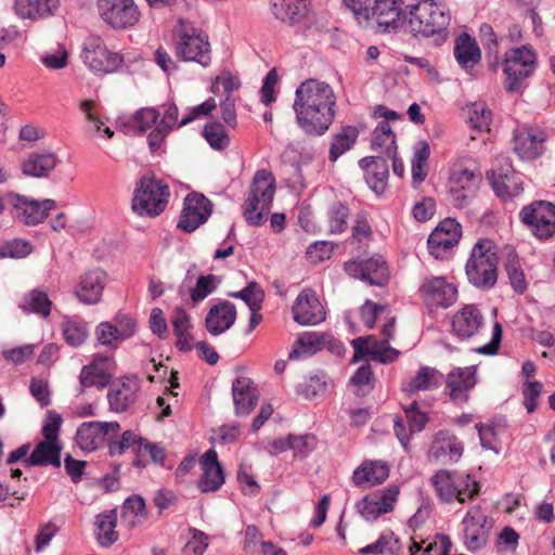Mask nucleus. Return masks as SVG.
<instances>
[{"instance_id":"obj_11","label":"nucleus","mask_w":555,"mask_h":555,"mask_svg":"<svg viewBox=\"0 0 555 555\" xmlns=\"http://www.w3.org/2000/svg\"><path fill=\"white\" fill-rule=\"evenodd\" d=\"M344 270L349 276L371 286L384 287L390 280L387 261L380 255H374L366 259L358 257L348 260L344 263Z\"/></svg>"},{"instance_id":"obj_28","label":"nucleus","mask_w":555,"mask_h":555,"mask_svg":"<svg viewBox=\"0 0 555 555\" xmlns=\"http://www.w3.org/2000/svg\"><path fill=\"white\" fill-rule=\"evenodd\" d=\"M453 53L460 67L466 72L481 60V50L476 39L467 33H462L455 38Z\"/></svg>"},{"instance_id":"obj_22","label":"nucleus","mask_w":555,"mask_h":555,"mask_svg":"<svg viewBox=\"0 0 555 555\" xmlns=\"http://www.w3.org/2000/svg\"><path fill=\"white\" fill-rule=\"evenodd\" d=\"M477 384V366L455 367L446 378V389L452 401L466 403L469 399L468 390Z\"/></svg>"},{"instance_id":"obj_64","label":"nucleus","mask_w":555,"mask_h":555,"mask_svg":"<svg viewBox=\"0 0 555 555\" xmlns=\"http://www.w3.org/2000/svg\"><path fill=\"white\" fill-rule=\"evenodd\" d=\"M436 201L431 196H424L422 201L414 204L412 215L418 222H426L433 218L436 212Z\"/></svg>"},{"instance_id":"obj_29","label":"nucleus","mask_w":555,"mask_h":555,"mask_svg":"<svg viewBox=\"0 0 555 555\" xmlns=\"http://www.w3.org/2000/svg\"><path fill=\"white\" fill-rule=\"evenodd\" d=\"M390 467L384 461H364L353 470L352 482L360 487L364 483L371 486L382 485L388 477Z\"/></svg>"},{"instance_id":"obj_51","label":"nucleus","mask_w":555,"mask_h":555,"mask_svg":"<svg viewBox=\"0 0 555 555\" xmlns=\"http://www.w3.org/2000/svg\"><path fill=\"white\" fill-rule=\"evenodd\" d=\"M397 145L396 133L387 121H379L372 133L371 150H386V146Z\"/></svg>"},{"instance_id":"obj_47","label":"nucleus","mask_w":555,"mask_h":555,"mask_svg":"<svg viewBox=\"0 0 555 555\" xmlns=\"http://www.w3.org/2000/svg\"><path fill=\"white\" fill-rule=\"evenodd\" d=\"M459 242L457 238L442 234L441 231L434 230L427 238V248L435 259L442 260Z\"/></svg>"},{"instance_id":"obj_56","label":"nucleus","mask_w":555,"mask_h":555,"mask_svg":"<svg viewBox=\"0 0 555 555\" xmlns=\"http://www.w3.org/2000/svg\"><path fill=\"white\" fill-rule=\"evenodd\" d=\"M349 207L343 202H335L330 206L328 217L331 223V233H343L347 229V218Z\"/></svg>"},{"instance_id":"obj_10","label":"nucleus","mask_w":555,"mask_h":555,"mask_svg":"<svg viewBox=\"0 0 555 555\" xmlns=\"http://www.w3.org/2000/svg\"><path fill=\"white\" fill-rule=\"evenodd\" d=\"M521 222L529 227L539 240H547L555 234V204L534 201L524 206L519 212Z\"/></svg>"},{"instance_id":"obj_59","label":"nucleus","mask_w":555,"mask_h":555,"mask_svg":"<svg viewBox=\"0 0 555 555\" xmlns=\"http://www.w3.org/2000/svg\"><path fill=\"white\" fill-rule=\"evenodd\" d=\"M543 385L539 380H527L525 382L521 393L524 398V405L529 414L535 412L538 408V399L542 392Z\"/></svg>"},{"instance_id":"obj_16","label":"nucleus","mask_w":555,"mask_h":555,"mask_svg":"<svg viewBox=\"0 0 555 555\" xmlns=\"http://www.w3.org/2000/svg\"><path fill=\"white\" fill-rule=\"evenodd\" d=\"M15 202L13 208L15 210V218L25 225H37L43 222L51 210L56 207V202L51 198L43 201L28 199V197L15 194Z\"/></svg>"},{"instance_id":"obj_1","label":"nucleus","mask_w":555,"mask_h":555,"mask_svg":"<svg viewBox=\"0 0 555 555\" xmlns=\"http://www.w3.org/2000/svg\"><path fill=\"white\" fill-rule=\"evenodd\" d=\"M371 18H377V31H397L404 26L414 38H434V46H442L449 38L451 15L436 0H372Z\"/></svg>"},{"instance_id":"obj_5","label":"nucleus","mask_w":555,"mask_h":555,"mask_svg":"<svg viewBox=\"0 0 555 555\" xmlns=\"http://www.w3.org/2000/svg\"><path fill=\"white\" fill-rule=\"evenodd\" d=\"M502 70L505 76L504 89L507 93L522 94L528 88L527 80L538 68V55L530 44L508 49L502 59Z\"/></svg>"},{"instance_id":"obj_9","label":"nucleus","mask_w":555,"mask_h":555,"mask_svg":"<svg viewBox=\"0 0 555 555\" xmlns=\"http://www.w3.org/2000/svg\"><path fill=\"white\" fill-rule=\"evenodd\" d=\"M80 57L83 64L95 74L116 73L124 65V56L120 53L111 52L98 35H90L83 40Z\"/></svg>"},{"instance_id":"obj_44","label":"nucleus","mask_w":555,"mask_h":555,"mask_svg":"<svg viewBox=\"0 0 555 555\" xmlns=\"http://www.w3.org/2000/svg\"><path fill=\"white\" fill-rule=\"evenodd\" d=\"M112 378L113 376L107 370L95 367L94 365H83L79 374V382L82 388L95 386L99 389H103L112 385Z\"/></svg>"},{"instance_id":"obj_30","label":"nucleus","mask_w":555,"mask_h":555,"mask_svg":"<svg viewBox=\"0 0 555 555\" xmlns=\"http://www.w3.org/2000/svg\"><path fill=\"white\" fill-rule=\"evenodd\" d=\"M57 162V156L52 152H33L23 160L21 169L25 176L44 178L56 167Z\"/></svg>"},{"instance_id":"obj_19","label":"nucleus","mask_w":555,"mask_h":555,"mask_svg":"<svg viewBox=\"0 0 555 555\" xmlns=\"http://www.w3.org/2000/svg\"><path fill=\"white\" fill-rule=\"evenodd\" d=\"M424 301L429 307L447 309L457 299V288L442 276L427 279L420 287Z\"/></svg>"},{"instance_id":"obj_43","label":"nucleus","mask_w":555,"mask_h":555,"mask_svg":"<svg viewBox=\"0 0 555 555\" xmlns=\"http://www.w3.org/2000/svg\"><path fill=\"white\" fill-rule=\"evenodd\" d=\"M504 269L513 291L518 295H522L527 291L528 283L515 249L508 251Z\"/></svg>"},{"instance_id":"obj_48","label":"nucleus","mask_w":555,"mask_h":555,"mask_svg":"<svg viewBox=\"0 0 555 555\" xmlns=\"http://www.w3.org/2000/svg\"><path fill=\"white\" fill-rule=\"evenodd\" d=\"M221 283V278L215 274H202L196 279L194 287L188 289L190 298L194 306L204 300L207 296L214 293Z\"/></svg>"},{"instance_id":"obj_53","label":"nucleus","mask_w":555,"mask_h":555,"mask_svg":"<svg viewBox=\"0 0 555 555\" xmlns=\"http://www.w3.org/2000/svg\"><path fill=\"white\" fill-rule=\"evenodd\" d=\"M4 258L23 259L33 251V245L24 238H12L0 243Z\"/></svg>"},{"instance_id":"obj_52","label":"nucleus","mask_w":555,"mask_h":555,"mask_svg":"<svg viewBox=\"0 0 555 555\" xmlns=\"http://www.w3.org/2000/svg\"><path fill=\"white\" fill-rule=\"evenodd\" d=\"M403 411L409 425L410 434H418L423 431L429 422L428 414L420 410L417 401H413L409 405H403Z\"/></svg>"},{"instance_id":"obj_63","label":"nucleus","mask_w":555,"mask_h":555,"mask_svg":"<svg viewBox=\"0 0 555 555\" xmlns=\"http://www.w3.org/2000/svg\"><path fill=\"white\" fill-rule=\"evenodd\" d=\"M171 325L173 334L177 338H181L183 334L193 328L191 317L182 307H176L171 317Z\"/></svg>"},{"instance_id":"obj_36","label":"nucleus","mask_w":555,"mask_h":555,"mask_svg":"<svg viewBox=\"0 0 555 555\" xmlns=\"http://www.w3.org/2000/svg\"><path fill=\"white\" fill-rule=\"evenodd\" d=\"M326 333L305 332L298 336L288 353L289 360H297L301 354L313 356L324 349Z\"/></svg>"},{"instance_id":"obj_60","label":"nucleus","mask_w":555,"mask_h":555,"mask_svg":"<svg viewBox=\"0 0 555 555\" xmlns=\"http://www.w3.org/2000/svg\"><path fill=\"white\" fill-rule=\"evenodd\" d=\"M114 327L117 328L119 341L131 338L138 328L137 320L128 313L117 312L114 317Z\"/></svg>"},{"instance_id":"obj_46","label":"nucleus","mask_w":555,"mask_h":555,"mask_svg":"<svg viewBox=\"0 0 555 555\" xmlns=\"http://www.w3.org/2000/svg\"><path fill=\"white\" fill-rule=\"evenodd\" d=\"M543 139L531 131H521L514 135V150L521 158H535L540 155L539 145Z\"/></svg>"},{"instance_id":"obj_40","label":"nucleus","mask_w":555,"mask_h":555,"mask_svg":"<svg viewBox=\"0 0 555 555\" xmlns=\"http://www.w3.org/2000/svg\"><path fill=\"white\" fill-rule=\"evenodd\" d=\"M375 375L370 363L362 364L349 378V385L354 387L353 393L358 398H365L375 388Z\"/></svg>"},{"instance_id":"obj_35","label":"nucleus","mask_w":555,"mask_h":555,"mask_svg":"<svg viewBox=\"0 0 555 555\" xmlns=\"http://www.w3.org/2000/svg\"><path fill=\"white\" fill-rule=\"evenodd\" d=\"M359 133L358 128L351 125L343 126L339 132L334 133L330 143L328 160L335 163L343 154L351 150L357 143Z\"/></svg>"},{"instance_id":"obj_55","label":"nucleus","mask_w":555,"mask_h":555,"mask_svg":"<svg viewBox=\"0 0 555 555\" xmlns=\"http://www.w3.org/2000/svg\"><path fill=\"white\" fill-rule=\"evenodd\" d=\"M95 337L99 345L105 346L111 350H116L122 343L119 341L117 328L108 321H103L96 325Z\"/></svg>"},{"instance_id":"obj_49","label":"nucleus","mask_w":555,"mask_h":555,"mask_svg":"<svg viewBox=\"0 0 555 555\" xmlns=\"http://www.w3.org/2000/svg\"><path fill=\"white\" fill-rule=\"evenodd\" d=\"M326 377L327 376L323 371L311 375L304 383H300L296 386V393L305 397L306 399L323 396L327 388Z\"/></svg>"},{"instance_id":"obj_24","label":"nucleus","mask_w":555,"mask_h":555,"mask_svg":"<svg viewBox=\"0 0 555 555\" xmlns=\"http://www.w3.org/2000/svg\"><path fill=\"white\" fill-rule=\"evenodd\" d=\"M483 321V315L476 305H465L452 318V333L460 340L468 339L479 332Z\"/></svg>"},{"instance_id":"obj_15","label":"nucleus","mask_w":555,"mask_h":555,"mask_svg":"<svg viewBox=\"0 0 555 555\" xmlns=\"http://www.w3.org/2000/svg\"><path fill=\"white\" fill-rule=\"evenodd\" d=\"M293 319L302 326L317 325L326 318V312L313 289H302L292 307Z\"/></svg>"},{"instance_id":"obj_57","label":"nucleus","mask_w":555,"mask_h":555,"mask_svg":"<svg viewBox=\"0 0 555 555\" xmlns=\"http://www.w3.org/2000/svg\"><path fill=\"white\" fill-rule=\"evenodd\" d=\"M480 181L481 176L468 168L453 170L450 176L451 185L461 186L462 189L473 192L478 190Z\"/></svg>"},{"instance_id":"obj_6","label":"nucleus","mask_w":555,"mask_h":555,"mask_svg":"<svg viewBox=\"0 0 555 555\" xmlns=\"http://www.w3.org/2000/svg\"><path fill=\"white\" fill-rule=\"evenodd\" d=\"M169 185L154 175H144L135 183L131 207L141 217L155 218L167 207Z\"/></svg>"},{"instance_id":"obj_42","label":"nucleus","mask_w":555,"mask_h":555,"mask_svg":"<svg viewBox=\"0 0 555 555\" xmlns=\"http://www.w3.org/2000/svg\"><path fill=\"white\" fill-rule=\"evenodd\" d=\"M443 374L435 367L423 365L409 384L411 391L437 389L441 386Z\"/></svg>"},{"instance_id":"obj_38","label":"nucleus","mask_w":555,"mask_h":555,"mask_svg":"<svg viewBox=\"0 0 555 555\" xmlns=\"http://www.w3.org/2000/svg\"><path fill=\"white\" fill-rule=\"evenodd\" d=\"M202 135L209 146L218 152L227 150L231 143L228 130L217 119L209 120L204 125Z\"/></svg>"},{"instance_id":"obj_61","label":"nucleus","mask_w":555,"mask_h":555,"mask_svg":"<svg viewBox=\"0 0 555 555\" xmlns=\"http://www.w3.org/2000/svg\"><path fill=\"white\" fill-rule=\"evenodd\" d=\"M130 513L134 517L146 518L149 513L146 509V503L142 495L131 494L128 496L121 506V517L125 518Z\"/></svg>"},{"instance_id":"obj_23","label":"nucleus","mask_w":555,"mask_h":555,"mask_svg":"<svg viewBox=\"0 0 555 555\" xmlns=\"http://www.w3.org/2000/svg\"><path fill=\"white\" fill-rule=\"evenodd\" d=\"M236 315V307L232 301L219 300L208 310L205 327L210 335L219 336L234 325Z\"/></svg>"},{"instance_id":"obj_31","label":"nucleus","mask_w":555,"mask_h":555,"mask_svg":"<svg viewBox=\"0 0 555 555\" xmlns=\"http://www.w3.org/2000/svg\"><path fill=\"white\" fill-rule=\"evenodd\" d=\"M59 0H15L14 11L21 18H44L53 15Z\"/></svg>"},{"instance_id":"obj_34","label":"nucleus","mask_w":555,"mask_h":555,"mask_svg":"<svg viewBox=\"0 0 555 555\" xmlns=\"http://www.w3.org/2000/svg\"><path fill=\"white\" fill-rule=\"evenodd\" d=\"M52 306L48 294L40 288H34L25 293L18 304V308L25 314L34 313L42 318H48L51 314Z\"/></svg>"},{"instance_id":"obj_21","label":"nucleus","mask_w":555,"mask_h":555,"mask_svg":"<svg viewBox=\"0 0 555 555\" xmlns=\"http://www.w3.org/2000/svg\"><path fill=\"white\" fill-rule=\"evenodd\" d=\"M203 475L197 481L202 493L219 490L225 481V473L215 449L207 450L199 459Z\"/></svg>"},{"instance_id":"obj_37","label":"nucleus","mask_w":555,"mask_h":555,"mask_svg":"<svg viewBox=\"0 0 555 555\" xmlns=\"http://www.w3.org/2000/svg\"><path fill=\"white\" fill-rule=\"evenodd\" d=\"M402 548L400 539L391 530L384 531L376 542L359 550L361 555H398Z\"/></svg>"},{"instance_id":"obj_25","label":"nucleus","mask_w":555,"mask_h":555,"mask_svg":"<svg viewBox=\"0 0 555 555\" xmlns=\"http://www.w3.org/2000/svg\"><path fill=\"white\" fill-rule=\"evenodd\" d=\"M106 273L101 269H94L80 276L77 286L74 289L75 296L85 305H95L100 302L104 287Z\"/></svg>"},{"instance_id":"obj_7","label":"nucleus","mask_w":555,"mask_h":555,"mask_svg":"<svg viewBox=\"0 0 555 555\" xmlns=\"http://www.w3.org/2000/svg\"><path fill=\"white\" fill-rule=\"evenodd\" d=\"M175 55L183 62H194L208 67L211 64V48L208 35L199 28L190 26L176 29Z\"/></svg>"},{"instance_id":"obj_17","label":"nucleus","mask_w":555,"mask_h":555,"mask_svg":"<svg viewBox=\"0 0 555 555\" xmlns=\"http://www.w3.org/2000/svg\"><path fill=\"white\" fill-rule=\"evenodd\" d=\"M119 429L120 425L116 421L85 422L77 428L76 441L83 452L90 453L102 447L109 431L117 433Z\"/></svg>"},{"instance_id":"obj_54","label":"nucleus","mask_w":555,"mask_h":555,"mask_svg":"<svg viewBox=\"0 0 555 555\" xmlns=\"http://www.w3.org/2000/svg\"><path fill=\"white\" fill-rule=\"evenodd\" d=\"M373 341L372 347L370 348V360L380 363V364H390L395 362L400 352L390 346V343L383 344V341H378L375 338L371 339Z\"/></svg>"},{"instance_id":"obj_18","label":"nucleus","mask_w":555,"mask_h":555,"mask_svg":"<svg viewBox=\"0 0 555 555\" xmlns=\"http://www.w3.org/2000/svg\"><path fill=\"white\" fill-rule=\"evenodd\" d=\"M486 178L494 194L504 202L512 201L524 191L522 181L516 175L511 164L498 170H488Z\"/></svg>"},{"instance_id":"obj_20","label":"nucleus","mask_w":555,"mask_h":555,"mask_svg":"<svg viewBox=\"0 0 555 555\" xmlns=\"http://www.w3.org/2000/svg\"><path fill=\"white\" fill-rule=\"evenodd\" d=\"M140 383L135 375L122 376L113 382L107 391V400L111 411L122 413L137 401Z\"/></svg>"},{"instance_id":"obj_32","label":"nucleus","mask_w":555,"mask_h":555,"mask_svg":"<svg viewBox=\"0 0 555 555\" xmlns=\"http://www.w3.org/2000/svg\"><path fill=\"white\" fill-rule=\"evenodd\" d=\"M437 498L441 503L450 504L456 498V473L440 468L430 477Z\"/></svg>"},{"instance_id":"obj_13","label":"nucleus","mask_w":555,"mask_h":555,"mask_svg":"<svg viewBox=\"0 0 555 555\" xmlns=\"http://www.w3.org/2000/svg\"><path fill=\"white\" fill-rule=\"evenodd\" d=\"M102 20L114 29H127L134 26L141 16L133 0H98Z\"/></svg>"},{"instance_id":"obj_4","label":"nucleus","mask_w":555,"mask_h":555,"mask_svg":"<svg viewBox=\"0 0 555 555\" xmlns=\"http://www.w3.org/2000/svg\"><path fill=\"white\" fill-rule=\"evenodd\" d=\"M498 247L490 238H479L472 248L465 272L468 282L478 289L490 291L498 281Z\"/></svg>"},{"instance_id":"obj_12","label":"nucleus","mask_w":555,"mask_h":555,"mask_svg":"<svg viewBox=\"0 0 555 555\" xmlns=\"http://www.w3.org/2000/svg\"><path fill=\"white\" fill-rule=\"evenodd\" d=\"M214 211L212 202L201 192L192 191L183 199L177 228L184 233H193L206 223Z\"/></svg>"},{"instance_id":"obj_50","label":"nucleus","mask_w":555,"mask_h":555,"mask_svg":"<svg viewBox=\"0 0 555 555\" xmlns=\"http://www.w3.org/2000/svg\"><path fill=\"white\" fill-rule=\"evenodd\" d=\"M456 498L459 503H465L479 494L480 483L473 474L456 476Z\"/></svg>"},{"instance_id":"obj_27","label":"nucleus","mask_w":555,"mask_h":555,"mask_svg":"<svg viewBox=\"0 0 555 555\" xmlns=\"http://www.w3.org/2000/svg\"><path fill=\"white\" fill-rule=\"evenodd\" d=\"M62 442L51 440L39 441L28 457L24 460L26 467L53 466L60 468L62 465Z\"/></svg>"},{"instance_id":"obj_62","label":"nucleus","mask_w":555,"mask_h":555,"mask_svg":"<svg viewBox=\"0 0 555 555\" xmlns=\"http://www.w3.org/2000/svg\"><path fill=\"white\" fill-rule=\"evenodd\" d=\"M140 436L132 430H125L118 440H108L107 448L111 456L121 455L132 448Z\"/></svg>"},{"instance_id":"obj_2","label":"nucleus","mask_w":555,"mask_h":555,"mask_svg":"<svg viewBox=\"0 0 555 555\" xmlns=\"http://www.w3.org/2000/svg\"><path fill=\"white\" fill-rule=\"evenodd\" d=\"M333 88L317 79H307L295 92L293 109L298 127L309 137L326 133L335 118Z\"/></svg>"},{"instance_id":"obj_33","label":"nucleus","mask_w":555,"mask_h":555,"mask_svg":"<svg viewBox=\"0 0 555 555\" xmlns=\"http://www.w3.org/2000/svg\"><path fill=\"white\" fill-rule=\"evenodd\" d=\"M95 526L99 530L96 541L102 547H109L117 542L119 534L116 531L117 511L107 509L95 516Z\"/></svg>"},{"instance_id":"obj_14","label":"nucleus","mask_w":555,"mask_h":555,"mask_svg":"<svg viewBox=\"0 0 555 555\" xmlns=\"http://www.w3.org/2000/svg\"><path fill=\"white\" fill-rule=\"evenodd\" d=\"M400 493L398 485H389L382 491L364 495L356 503L358 513L367 521L376 520L380 515L393 511V503Z\"/></svg>"},{"instance_id":"obj_8","label":"nucleus","mask_w":555,"mask_h":555,"mask_svg":"<svg viewBox=\"0 0 555 555\" xmlns=\"http://www.w3.org/2000/svg\"><path fill=\"white\" fill-rule=\"evenodd\" d=\"M271 13L283 23H288L296 35L307 38L317 26V17L310 0H279L270 3Z\"/></svg>"},{"instance_id":"obj_39","label":"nucleus","mask_w":555,"mask_h":555,"mask_svg":"<svg viewBox=\"0 0 555 555\" xmlns=\"http://www.w3.org/2000/svg\"><path fill=\"white\" fill-rule=\"evenodd\" d=\"M62 332L65 343L73 348L80 347L89 337L88 323L77 318H66L62 322Z\"/></svg>"},{"instance_id":"obj_26","label":"nucleus","mask_w":555,"mask_h":555,"mask_svg":"<svg viewBox=\"0 0 555 555\" xmlns=\"http://www.w3.org/2000/svg\"><path fill=\"white\" fill-rule=\"evenodd\" d=\"M234 411L237 416H247L258 403V391L249 377L240 376L232 383Z\"/></svg>"},{"instance_id":"obj_3","label":"nucleus","mask_w":555,"mask_h":555,"mask_svg":"<svg viewBox=\"0 0 555 555\" xmlns=\"http://www.w3.org/2000/svg\"><path fill=\"white\" fill-rule=\"evenodd\" d=\"M275 189L276 182L272 172L266 169L255 172L242 206V214L248 225L260 227L267 221Z\"/></svg>"},{"instance_id":"obj_58","label":"nucleus","mask_w":555,"mask_h":555,"mask_svg":"<svg viewBox=\"0 0 555 555\" xmlns=\"http://www.w3.org/2000/svg\"><path fill=\"white\" fill-rule=\"evenodd\" d=\"M292 444L291 448L295 452V455L300 459H306L318 444V439L313 434L294 435L291 434Z\"/></svg>"},{"instance_id":"obj_45","label":"nucleus","mask_w":555,"mask_h":555,"mask_svg":"<svg viewBox=\"0 0 555 555\" xmlns=\"http://www.w3.org/2000/svg\"><path fill=\"white\" fill-rule=\"evenodd\" d=\"M228 296L243 300L250 311L261 310L266 298L264 291L256 281L248 282L241 291L230 292Z\"/></svg>"},{"instance_id":"obj_41","label":"nucleus","mask_w":555,"mask_h":555,"mask_svg":"<svg viewBox=\"0 0 555 555\" xmlns=\"http://www.w3.org/2000/svg\"><path fill=\"white\" fill-rule=\"evenodd\" d=\"M479 39L489 60V70L495 73L500 66L499 39L490 24L483 23L479 27Z\"/></svg>"}]
</instances>
